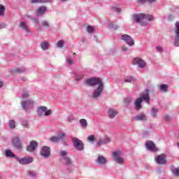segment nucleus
I'll return each mask as SVG.
<instances>
[{
    "mask_svg": "<svg viewBox=\"0 0 179 179\" xmlns=\"http://www.w3.org/2000/svg\"><path fill=\"white\" fill-rule=\"evenodd\" d=\"M145 101L146 104H150V96L149 95V90L146 89L140 94V97L134 101V108L136 111L142 110V103Z\"/></svg>",
    "mask_w": 179,
    "mask_h": 179,
    "instance_id": "f257e3e1",
    "label": "nucleus"
},
{
    "mask_svg": "<svg viewBox=\"0 0 179 179\" xmlns=\"http://www.w3.org/2000/svg\"><path fill=\"white\" fill-rule=\"evenodd\" d=\"M133 20L143 27H145V26H148V20H153V15L143 13L134 14L133 15Z\"/></svg>",
    "mask_w": 179,
    "mask_h": 179,
    "instance_id": "f03ea898",
    "label": "nucleus"
},
{
    "mask_svg": "<svg viewBox=\"0 0 179 179\" xmlns=\"http://www.w3.org/2000/svg\"><path fill=\"white\" fill-rule=\"evenodd\" d=\"M37 114L39 118H42V117H50L52 114V110L48 109L46 106H41L37 108Z\"/></svg>",
    "mask_w": 179,
    "mask_h": 179,
    "instance_id": "7ed1b4c3",
    "label": "nucleus"
},
{
    "mask_svg": "<svg viewBox=\"0 0 179 179\" xmlns=\"http://www.w3.org/2000/svg\"><path fill=\"white\" fill-rule=\"evenodd\" d=\"M85 85H87V86L91 87L96 86L97 85L98 86H100V85L103 86L104 85V83H103V80H101V78L92 77L85 80Z\"/></svg>",
    "mask_w": 179,
    "mask_h": 179,
    "instance_id": "20e7f679",
    "label": "nucleus"
},
{
    "mask_svg": "<svg viewBox=\"0 0 179 179\" xmlns=\"http://www.w3.org/2000/svg\"><path fill=\"white\" fill-rule=\"evenodd\" d=\"M121 156H122V152L120 150L115 151L112 153V157L115 163L120 166H124V164H125V159Z\"/></svg>",
    "mask_w": 179,
    "mask_h": 179,
    "instance_id": "39448f33",
    "label": "nucleus"
},
{
    "mask_svg": "<svg viewBox=\"0 0 179 179\" xmlns=\"http://www.w3.org/2000/svg\"><path fill=\"white\" fill-rule=\"evenodd\" d=\"M71 141L76 150H78V152H83V150H85V144L83 141H80L76 137H71Z\"/></svg>",
    "mask_w": 179,
    "mask_h": 179,
    "instance_id": "423d86ee",
    "label": "nucleus"
},
{
    "mask_svg": "<svg viewBox=\"0 0 179 179\" xmlns=\"http://www.w3.org/2000/svg\"><path fill=\"white\" fill-rule=\"evenodd\" d=\"M60 162L66 164V166H72V160L68 157V152L62 150L59 152Z\"/></svg>",
    "mask_w": 179,
    "mask_h": 179,
    "instance_id": "0eeeda50",
    "label": "nucleus"
},
{
    "mask_svg": "<svg viewBox=\"0 0 179 179\" xmlns=\"http://www.w3.org/2000/svg\"><path fill=\"white\" fill-rule=\"evenodd\" d=\"M15 160H17V162H18L20 164H22V166H26V164H30V163H33L34 159L32 157L27 156L22 158H20L17 156Z\"/></svg>",
    "mask_w": 179,
    "mask_h": 179,
    "instance_id": "6e6552de",
    "label": "nucleus"
},
{
    "mask_svg": "<svg viewBox=\"0 0 179 179\" xmlns=\"http://www.w3.org/2000/svg\"><path fill=\"white\" fill-rule=\"evenodd\" d=\"M40 155L44 159H48L51 156V148L47 145L43 146L41 149Z\"/></svg>",
    "mask_w": 179,
    "mask_h": 179,
    "instance_id": "1a4fd4ad",
    "label": "nucleus"
},
{
    "mask_svg": "<svg viewBox=\"0 0 179 179\" xmlns=\"http://www.w3.org/2000/svg\"><path fill=\"white\" fill-rule=\"evenodd\" d=\"M12 144L13 146L17 150H22V149H23V145H22L20 138H19L17 136L13 138Z\"/></svg>",
    "mask_w": 179,
    "mask_h": 179,
    "instance_id": "9d476101",
    "label": "nucleus"
},
{
    "mask_svg": "<svg viewBox=\"0 0 179 179\" xmlns=\"http://www.w3.org/2000/svg\"><path fill=\"white\" fill-rule=\"evenodd\" d=\"M121 40L124 41L126 44H128L129 47H132V45H135V41H134V38L129 35L127 34H123L120 36Z\"/></svg>",
    "mask_w": 179,
    "mask_h": 179,
    "instance_id": "9b49d317",
    "label": "nucleus"
},
{
    "mask_svg": "<svg viewBox=\"0 0 179 179\" xmlns=\"http://www.w3.org/2000/svg\"><path fill=\"white\" fill-rule=\"evenodd\" d=\"M104 90V85H102L101 84L97 87L96 89L94 90L92 92V99H97L100 96H101V93L103 92V90Z\"/></svg>",
    "mask_w": 179,
    "mask_h": 179,
    "instance_id": "f8f14e48",
    "label": "nucleus"
},
{
    "mask_svg": "<svg viewBox=\"0 0 179 179\" xmlns=\"http://www.w3.org/2000/svg\"><path fill=\"white\" fill-rule=\"evenodd\" d=\"M132 64L133 65H137L141 69L146 67V62L139 57H135L132 61Z\"/></svg>",
    "mask_w": 179,
    "mask_h": 179,
    "instance_id": "ddd939ff",
    "label": "nucleus"
},
{
    "mask_svg": "<svg viewBox=\"0 0 179 179\" xmlns=\"http://www.w3.org/2000/svg\"><path fill=\"white\" fill-rule=\"evenodd\" d=\"M175 38L173 41V44L175 47H179V22L175 24Z\"/></svg>",
    "mask_w": 179,
    "mask_h": 179,
    "instance_id": "4468645a",
    "label": "nucleus"
},
{
    "mask_svg": "<svg viewBox=\"0 0 179 179\" xmlns=\"http://www.w3.org/2000/svg\"><path fill=\"white\" fill-rule=\"evenodd\" d=\"M21 106L23 110L27 111V110H29L31 106H34V101H33V99L22 101H21Z\"/></svg>",
    "mask_w": 179,
    "mask_h": 179,
    "instance_id": "2eb2a0df",
    "label": "nucleus"
},
{
    "mask_svg": "<svg viewBox=\"0 0 179 179\" xmlns=\"http://www.w3.org/2000/svg\"><path fill=\"white\" fill-rule=\"evenodd\" d=\"M145 147L147 150H150V152H157V148H156L155 143L152 141H146Z\"/></svg>",
    "mask_w": 179,
    "mask_h": 179,
    "instance_id": "dca6fc26",
    "label": "nucleus"
},
{
    "mask_svg": "<svg viewBox=\"0 0 179 179\" xmlns=\"http://www.w3.org/2000/svg\"><path fill=\"white\" fill-rule=\"evenodd\" d=\"M38 148V144L37 143V141H31L29 143V145L27 146V152H34L36 149Z\"/></svg>",
    "mask_w": 179,
    "mask_h": 179,
    "instance_id": "f3484780",
    "label": "nucleus"
},
{
    "mask_svg": "<svg viewBox=\"0 0 179 179\" xmlns=\"http://www.w3.org/2000/svg\"><path fill=\"white\" fill-rule=\"evenodd\" d=\"M111 142V138L108 137V136H105L104 137L101 138L98 142L97 145L99 146H101L103 145H107V143H110Z\"/></svg>",
    "mask_w": 179,
    "mask_h": 179,
    "instance_id": "a211bd4d",
    "label": "nucleus"
},
{
    "mask_svg": "<svg viewBox=\"0 0 179 179\" xmlns=\"http://www.w3.org/2000/svg\"><path fill=\"white\" fill-rule=\"evenodd\" d=\"M96 163L99 166H106L107 164V159L103 155H99L96 159Z\"/></svg>",
    "mask_w": 179,
    "mask_h": 179,
    "instance_id": "6ab92c4d",
    "label": "nucleus"
},
{
    "mask_svg": "<svg viewBox=\"0 0 179 179\" xmlns=\"http://www.w3.org/2000/svg\"><path fill=\"white\" fill-rule=\"evenodd\" d=\"M47 12V7L45 6H40L36 10V15L38 17L44 16L45 13Z\"/></svg>",
    "mask_w": 179,
    "mask_h": 179,
    "instance_id": "aec40b11",
    "label": "nucleus"
},
{
    "mask_svg": "<svg viewBox=\"0 0 179 179\" xmlns=\"http://www.w3.org/2000/svg\"><path fill=\"white\" fill-rule=\"evenodd\" d=\"M65 139V133H60L58 136H53L50 138L51 142H55V143L60 142V141H64Z\"/></svg>",
    "mask_w": 179,
    "mask_h": 179,
    "instance_id": "412c9836",
    "label": "nucleus"
},
{
    "mask_svg": "<svg viewBox=\"0 0 179 179\" xmlns=\"http://www.w3.org/2000/svg\"><path fill=\"white\" fill-rule=\"evenodd\" d=\"M19 27L23 30V31H25L27 34H29L30 29H29V25L27 24V22L21 21L19 24Z\"/></svg>",
    "mask_w": 179,
    "mask_h": 179,
    "instance_id": "4be33fe9",
    "label": "nucleus"
},
{
    "mask_svg": "<svg viewBox=\"0 0 179 179\" xmlns=\"http://www.w3.org/2000/svg\"><path fill=\"white\" fill-rule=\"evenodd\" d=\"M155 159L157 164H161V165L166 164V157L164 156V155H159L155 157Z\"/></svg>",
    "mask_w": 179,
    "mask_h": 179,
    "instance_id": "5701e85b",
    "label": "nucleus"
},
{
    "mask_svg": "<svg viewBox=\"0 0 179 179\" xmlns=\"http://www.w3.org/2000/svg\"><path fill=\"white\" fill-rule=\"evenodd\" d=\"M76 55V53H73L72 56H67L66 57V65H69V66H72L73 64H75V62L73 61V58H75V56Z\"/></svg>",
    "mask_w": 179,
    "mask_h": 179,
    "instance_id": "b1692460",
    "label": "nucleus"
},
{
    "mask_svg": "<svg viewBox=\"0 0 179 179\" xmlns=\"http://www.w3.org/2000/svg\"><path fill=\"white\" fill-rule=\"evenodd\" d=\"M4 155L6 157H8V159H15L17 157V156L12 152L10 150H4Z\"/></svg>",
    "mask_w": 179,
    "mask_h": 179,
    "instance_id": "393cba45",
    "label": "nucleus"
},
{
    "mask_svg": "<svg viewBox=\"0 0 179 179\" xmlns=\"http://www.w3.org/2000/svg\"><path fill=\"white\" fill-rule=\"evenodd\" d=\"M40 47L43 51H48L50 48V42L47 41H42L40 44Z\"/></svg>",
    "mask_w": 179,
    "mask_h": 179,
    "instance_id": "a878e982",
    "label": "nucleus"
},
{
    "mask_svg": "<svg viewBox=\"0 0 179 179\" xmlns=\"http://www.w3.org/2000/svg\"><path fill=\"white\" fill-rule=\"evenodd\" d=\"M135 121H146V115L145 113H140L134 117Z\"/></svg>",
    "mask_w": 179,
    "mask_h": 179,
    "instance_id": "bb28decb",
    "label": "nucleus"
},
{
    "mask_svg": "<svg viewBox=\"0 0 179 179\" xmlns=\"http://www.w3.org/2000/svg\"><path fill=\"white\" fill-rule=\"evenodd\" d=\"M32 22H34L35 27L38 30V31H43V29L40 27V21L38 18H32Z\"/></svg>",
    "mask_w": 179,
    "mask_h": 179,
    "instance_id": "cd10ccee",
    "label": "nucleus"
},
{
    "mask_svg": "<svg viewBox=\"0 0 179 179\" xmlns=\"http://www.w3.org/2000/svg\"><path fill=\"white\" fill-rule=\"evenodd\" d=\"M27 176L29 177V178L35 179L37 177V172L33 170H29L27 172Z\"/></svg>",
    "mask_w": 179,
    "mask_h": 179,
    "instance_id": "c85d7f7f",
    "label": "nucleus"
},
{
    "mask_svg": "<svg viewBox=\"0 0 179 179\" xmlns=\"http://www.w3.org/2000/svg\"><path fill=\"white\" fill-rule=\"evenodd\" d=\"M136 80V78L134 76H129L124 80V83H134Z\"/></svg>",
    "mask_w": 179,
    "mask_h": 179,
    "instance_id": "c756f323",
    "label": "nucleus"
},
{
    "mask_svg": "<svg viewBox=\"0 0 179 179\" xmlns=\"http://www.w3.org/2000/svg\"><path fill=\"white\" fill-rule=\"evenodd\" d=\"M108 115L109 118H114L115 115H117V110H115L114 108H109L108 112Z\"/></svg>",
    "mask_w": 179,
    "mask_h": 179,
    "instance_id": "7c9ffc66",
    "label": "nucleus"
},
{
    "mask_svg": "<svg viewBox=\"0 0 179 179\" xmlns=\"http://www.w3.org/2000/svg\"><path fill=\"white\" fill-rule=\"evenodd\" d=\"M159 113L158 108H151V116L152 118H157V113Z\"/></svg>",
    "mask_w": 179,
    "mask_h": 179,
    "instance_id": "2f4dec72",
    "label": "nucleus"
},
{
    "mask_svg": "<svg viewBox=\"0 0 179 179\" xmlns=\"http://www.w3.org/2000/svg\"><path fill=\"white\" fill-rule=\"evenodd\" d=\"M80 125L81 128H83V129H86V128H87V120H86L85 119L80 120Z\"/></svg>",
    "mask_w": 179,
    "mask_h": 179,
    "instance_id": "473e14b6",
    "label": "nucleus"
},
{
    "mask_svg": "<svg viewBox=\"0 0 179 179\" xmlns=\"http://www.w3.org/2000/svg\"><path fill=\"white\" fill-rule=\"evenodd\" d=\"M8 127L10 129H15L16 128V122L13 120H10L8 121Z\"/></svg>",
    "mask_w": 179,
    "mask_h": 179,
    "instance_id": "72a5a7b5",
    "label": "nucleus"
},
{
    "mask_svg": "<svg viewBox=\"0 0 179 179\" xmlns=\"http://www.w3.org/2000/svg\"><path fill=\"white\" fill-rule=\"evenodd\" d=\"M41 26L44 29H50V22L48 20H43L41 22Z\"/></svg>",
    "mask_w": 179,
    "mask_h": 179,
    "instance_id": "f704fd0d",
    "label": "nucleus"
},
{
    "mask_svg": "<svg viewBox=\"0 0 179 179\" xmlns=\"http://www.w3.org/2000/svg\"><path fill=\"white\" fill-rule=\"evenodd\" d=\"M51 0H30L31 3H45Z\"/></svg>",
    "mask_w": 179,
    "mask_h": 179,
    "instance_id": "c9c22d12",
    "label": "nucleus"
},
{
    "mask_svg": "<svg viewBox=\"0 0 179 179\" xmlns=\"http://www.w3.org/2000/svg\"><path fill=\"white\" fill-rule=\"evenodd\" d=\"M83 78H85V74L83 73H81L76 74L75 79L77 82H79V80H82Z\"/></svg>",
    "mask_w": 179,
    "mask_h": 179,
    "instance_id": "e433bc0d",
    "label": "nucleus"
},
{
    "mask_svg": "<svg viewBox=\"0 0 179 179\" xmlns=\"http://www.w3.org/2000/svg\"><path fill=\"white\" fill-rule=\"evenodd\" d=\"M64 44H65V41L60 40V41H57V48H62V47H64Z\"/></svg>",
    "mask_w": 179,
    "mask_h": 179,
    "instance_id": "4c0bfd02",
    "label": "nucleus"
},
{
    "mask_svg": "<svg viewBox=\"0 0 179 179\" xmlns=\"http://www.w3.org/2000/svg\"><path fill=\"white\" fill-rule=\"evenodd\" d=\"M168 86L166 84H162L160 85V90H162V92H163L164 93H166V92H167V89H168Z\"/></svg>",
    "mask_w": 179,
    "mask_h": 179,
    "instance_id": "58836bf2",
    "label": "nucleus"
},
{
    "mask_svg": "<svg viewBox=\"0 0 179 179\" xmlns=\"http://www.w3.org/2000/svg\"><path fill=\"white\" fill-rule=\"evenodd\" d=\"M172 173L176 177H178L179 176V169L178 168H174L172 169Z\"/></svg>",
    "mask_w": 179,
    "mask_h": 179,
    "instance_id": "ea45409f",
    "label": "nucleus"
},
{
    "mask_svg": "<svg viewBox=\"0 0 179 179\" xmlns=\"http://www.w3.org/2000/svg\"><path fill=\"white\" fill-rule=\"evenodd\" d=\"M29 96H30V94H29V91H23L22 94V99H27Z\"/></svg>",
    "mask_w": 179,
    "mask_h": 179,
    "instance_id": "a19ab883",
    "label": "nucleus"
},
{
    "mask_svg": "<svg viewBox=\"0 0 179 179\" xmlns=\"http://www.w3.org/2000/svg\"><path fill=\"white\" fill-rule=\"evenodd\" d=\"M109 28L112 29L113 30H117V29H118V25H117L114 23H110Z\"/></svg>",
    "mask_w": 179,
    "mask_h": 179,
    "instance_id": "79ce46f5",
    "label": "nucleus"
},
{
    "mask_svg": "<svg viewBox=\"0 0 179 179\" xmlns=\"http://www.w3.org/2000/svg\"><path fill=\"white\" fill-rule=\"evenodd\" d=\"M14 72L15 73H22V72H24V68H23V67L18 68V69L14 70Z\"/></svg>",
    "mask_w": 179,
    "mask_h": 179,
    "instance_id": "37998d69",
    "label": "nucleus"
},
{
    "mask_svg": "<svg viewBox=\"0 0 179 179\" xmlns=\"http://www.w3.org/2000/svg\"><path fill=\"white\" fill-rule=\"evenodd\" d=\"M67 121L68 122H73L75 121V118L73 117V115H69L67 116Z\"/></svg>",
    "mask_w": 179,
    "mask_h": 179,
    "instance_id": "c03bdc74",
    "label": "nucleus"
},
{
    "mask_svg": "<svg viewBox=\"0 0 179 179\" xmlns=\"http://www.w3.org/2000/svg\"><path fill=\"white\" fill-rule=\"evenodd\" d=\"M124 101L126 106H129V104H131V101H132V99L131 98H126Z\"/></svg>",
    "mask_w": 179,
    "mask_h": 179,
    "instance_id": "a18cd8bd",
    "label": "nucleus"
},
{
    "mask_svg": "<svg viewBox=\"0 0 179 179\" xmlns=\"http://www.w3.org/2000/svg\"><path fill=\"white\" fill-rule=\"evenodd\" d=\"M22 125L24 128H29V122H27V120H23L22 122Z\"/></svg>",
    "mask_w": 179,
    "mask_h": 179,
    "instance_id": "49530a36",
    "label": "nucleus"
},
{
    "mask_svg": "<svg viewBox=\"0 0 179 179\" xmlns=\"http://www.w3.org/2000/svg\"><path fill=\"white\" fill-rule=\"evenodd\" d=\"M121 50L122 51V52H128V51H129V48H128V47L125 45H122L121 47Z\"/></svg>",
    "mask_w": 179,
    "mask_h": 179,
    "instance_id": "de8ad7c7",
    "label": "nucleus"
},
{
    "mask_svg": "<svg viewBox=\"0 0 179 179\" xmlns=\"http://www.w3.org/2000/svg\"><path fill=\"white\" fill-rule=\"evenodd\" d=\"M139 3H143V2H149L150 3H153L155 0H138Z\"/></svg>",
    "mask_w": 179,
    "mask_h": 179,
    "instance_id": "09e8293b",
    "label": "nucleus"
},
{
    "mask_svg": "<svg viewBox=\"0 0 179 179\" xmlns=\"http://www.w3.org/2000/svg\"><path fill=\"white\" fill-rule=\"evenodd\" d=\"M94 30V28L93 27H92V26H88L87 27V33H93Z\"/></svg>",
    "mask_w": 179,
    "mask_h": 179,
    "instance_id": "8fccbe9b",
    "label": "nucleus"
},
{
    "mask_svg": "<svg viewBox=\"0 0 179 179\" xmlns=\"http://www.w3.org/2000/svg\"><path fill=\"white\" fill-rule=\"evenodd\" d=\"M3 12H5V7L0 4V16L3 15Z\"/></svg>",
    "mask_w": 179,
    "mask_h": 179,
    "instance_id": "3c124183",
    "label": "nucleus"
},
{
    "mask_svg": "<svg viewBox=\"0 0 179 179\" xmlns=\"http://www.w3.org/2000/svg\"><path fill=\"white\" fill-rule=\"evenodd\" d=\"M87 141L89 142H94V136H93V135L89 136L87 138Z\"/></svg>",
    "mask_w": 179,
    "mask_h": 179,
    "instance_id": "603ef678",
    "label": "nucleus"
},
{
    "mask_svg": "<svg viewBox=\"0 0 179 179\" xmlns=\"http://www.w3.org/2000/svg\"><path fill=\"white\" fill-rule=\"evenodd\" d=\"M7 27H8V24L3 22H0V29H6Z\"/></svg>",
    "mask_w": 179,
    "mask_h": 179,
    "instance_id": "864d4df0",
    "label": "nucleus"
},
{
    "mask_svg": "<svg viewBox=\"0 0 179 179\" xmlns=\"http://www.w3.org/2000/svg\"><path fill=\"white\" fill-rule=\"evenodd\" d=\"M113 10H114L115 12H116L117 13H120L121 12V8H118V7H115V8H113Z\"/></svg>",
    "mask_w": 179,
    "mask_h": 179,
    "instance_id": "5fc2aeb1",
    "label": "nucleus"
},
{
    "mask_svg": "<svg viewBox=\"0 0 179 179\" xmlns=\"http://www.w3.org/2000/svg\"><path fill=\"white\" fill-rule=\"evenodd\" d=\"M156 49L158 52H163V48L160 46H157Z\"/></svg>",
    "mask_w": 179,
    "mask_h": 179,
    "instance_id": "6e6d98bb",
    "label": "nucleus"
},
{
    "mask_svg": "<svg viewBox=\"0 0 179 179\" xmlns=\"http://www.w3.org/2000/svg\"><path fill=\"white\" fill-rule=\"evenodd\" d=\"M3 87V81L0 80V89H2Z\"/></svg>",
    "mask_w": 179,
    "mask_h": 179,
    "instance_id": "4d7b16f0",
    "label": "nucleus"
},
{
    "mask_svg": "<svg viewBox=\"0 0 179 179\" xmlns=\"http://www.w3.org/2000/svg\"><path fill=\"white\" fill-rule=\"evenodd\" d=\"M26 17H27V19H30L31 20H33V19L34 18L31 15H27Z\"/></svg>",
    "mask_w": 179,
    "mask_h": 179,
    "instance_id": "13d9d810",
    "label": "nucleus"
},
{
    "mask_svg": "<svg viewBox=\"0 0 179 179\" xmlns=\"http://www.w3.org/2000/svg\"><path fill=\"white\" fill-rule=\"evenodd\" d=\"M165 120H166V121H169V120H170V116H169V115H165Z\"/></svg>",
    "mask_w": 179,
    "mask_h": 179,
    "instance_id": "bf43d9fd",
    "label": "nucleus"
},
{
    "mask_svg": "<svg viewBox=\"0 0 179 179\" xmlns=\"http://www.w3.org/2000/svg\"><path fill=\"white\" fill-rule=\"evenodd\" d=\"M94 41H96V43H97V41H99V38H97L96 37V36H94Z\"/></svg>",
    "mask_w": 179,
    "mask_h": 179,
    "instance_id": "052dcab7",
    "label": "nucleus"
},
{
    "mask_svg": "<svg viewBox=\"0 0 179 179\" xmlns=\"http://www.w3.org/2000/svg\"><path fill=\"white\" fill-rule=\"evenodd\" d=\"M0 179H3V178L2 177V176H1V174H0Z\"/></svg>",
    "mask_w": 179,
    "mask_h": 179,
    "instance_id": "680f3d73",
    "label": "nucleus"
}]
</instances>
